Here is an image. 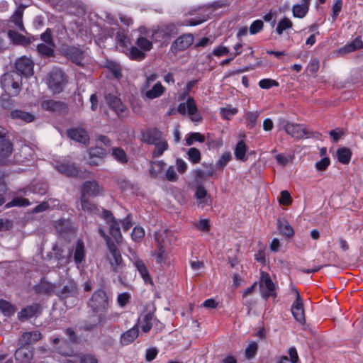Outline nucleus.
I'll return each instance as SVG.
<instances>
[{"label": "nucleus", "mask_w": 363, "mask_h": 363, "mask_svg": "<svg viewBox=\"0 0 363 363\" xmlns=\"http://www.w3.org/2000/svg\"><path fill=\"white\" fill-rule=\"evenodd\" d=\"M279 85L276 80L271 79H264L259 81V86L262 89H267L272 86H277Z\"/></svg>", "instance_id": "4d7b16f0"}, {"label": "nucleus", "mask_w": 363, "mask_h": 363, "mask_svg": "<svg viewBox=\"0 0 363 363\" xmlns=\"http://www.w3.org/2000/svg\"><path fill=\"white\" fill-rule=\"evenodd\" d=\"M7 35L13 44L23 46H27L38 40L36 36L33 35H23L13 29H9Z\"/></svg>", "instance_id": "9b49d317"}, {"label": "nucleus", "mask_w": 363, "mask_h": 363, "mask_svg": "<svg viewBox=\"0 0 363 363\" xmlns=\"http://www.w3.org/2000/svg\"><path fill=\"white\" fill-rule=\"evenodd\" d=\"M311 1L301 0L300 4H294L291 9L293 16L298 18H304L309 11Z\"/></svg>", "instance_id": "412c9836"}, {"label": "nucleus", "mask_w": 363, "mask_h": 363, "mask_svg": "<svg viewBox=\"0 0 363 363\" xmlns=\"http://www.w3.org/2000/svg\"><path fill=\"white\" fill-rule=\"evenodd\" d=\"M247 150V147L245 143L242 140H240L235 148V156L237 160L244 161L246 160L245 153Z\"/></svg>", "instance_id": "a19ab883"}, {"label": "nucleus", "mask_w": 363, "mask_h": 363, "mask_svg": "<svg viewBox=\"0 0 363 363\" xmlns=\"http://www.w3.org/2000/svg\"><path fill=\"white\" fill-rule=\"evenodd\" d=\"M194 42V36L191 33L184 34L177 38L171 46L173 52H178L188 48Z\"/></svg>", "instance_id": "f3484780"}, {"label": "nucleus", "mask_w": 363, "mask_h": 363, "mask_svg": "<svg viewBox=\"0 0 363 363\" xmlns=\"http://www.w3.org/2000/svg\"><path fill=\"white\" fill-rule=\"evenodd\" d=\"M258 345L257 342H251L247 347L245 349V355L247 358L251 359L255 357L257 353Z\"/></svg>", "instance_id": "6e6d98bb"}, {"label": "nucleus", "mask_w": 363, "mask_h": 363, "mask_svg": "<svg viewBox=\"0 0 363 363\" xmlns=\"http://www.w3.org/2000/svg\"><path fill=\"white\" fill-rule=\"evenodd\" d=\"M205 140V137L203 135L200 133H192L189 135V136L186 138V145L190 146L194 142L198 141L200 143H203Z\"/></svg>", "instance_id": "09e8293b"}, {"label": "nucleus", "mask_w": 363, "mask_h": 363, "mask_svg": "<svg viewBox=\"0 0 363 363\" xmlns=\"http://www.w3.org/2000/svg\"><path fill=\"white\" fill-rule=\"evenodd\" d=\"M109 252L111 253L113 260H111L110 263L115 272H119L122 267V257L120 251L117 248L115 243H111L108 246Z\"/></svg>", "instance_id": "aec40b11"}, {"label": "nucleus", "mask_w": 363, "mask_h": 363, "mask_svg": "<svg viewBox=\"0 0 363 363\" xmlns=\"http://www.w3.org/2000/svg\"><path fill=\"white\" fill-rule=\"evenodd\" d=\"M166 178L168 181L174 182L178 179L177 174L174 167L169 166L166 172Z\"/></svg>", "instance_id": "774afa93"}, {"label": "nucleus", "mask_w": 363, "mask_h": 363, "mask_svg": "<svg viewBox=\"0 0 363 363\" xmlns=\"http://www.w3.org/2000/svg\"><path fill=\"white\" fill-rule=\"evenodd\" d=\"M157 252H155L156 260L158 263L164 262L166 260L165 246H157Z\"/></svg>", "instance_id": "5fc2aeb1"}, {"label": "nucleus", "mask_w": 363, "mask_h": 363, "mask_svg": "<svg viewBox=\"0 0 363 363\" xmlns=\"http://www.w3.org/2000/svg\"><path fill=\"white\" fill-rule=\"evenodd\" d=\"M342 0H336L335 4H333V14H332V18H333V21H335L337 16L339 15V13L340 12L341 9H342Z\"/></svg>", "instance_id": "0e129e2a"}, {"label": "nucleus", "mask_w": 363, "mask_h": 363, "mask_svg": "<svg viewBox=\"0 0 363 363\" xmlns=\"http://www.w3.org/2000/svg\"><path fill=\"white\" fill-rule=\"evenodd\" d=\"M103 188L96 181H86L81 188V196L96 197L101 194Z\"/></svg>", "instance_id": "ddd939ff"}, {"label": "nucleus", "mask_w": 363, "mask_h": 363, "mask_svg": "<svg viewBox=\"0 0 363 363\" xmlns=\"http://www.w3.org/2000/svg\"><path fill=\"white\" fill-rule=\"evenodd\" d=\"M88 305L93 313L96 317L94 324L91 326H86V330H91L98 325H104L107 319V310L109 305L108 297L106 293L101 289L94 292L89 301Z\"/></svg>", "instance_id": "f257e3e1"}, {"label": "nucleus", "mask_w": 363, "mask_h": 363, "mask_svg": "<svg viewBox=\"0 0 363 363\" xmlns=\"http://www.w3.org/2000/svg\"><path fill=\"white\" fill-rule=\"evenodd\" d=\"M145 57V52L137 47H132L130 50V57L133 60H140Z\"/></svg>", "instance_id": "8fccbe9b"}, {"label": "nucleus", "mask_w": 363, "mask_h": 363, "mask_svg": "<svg viewBox=\"0 0 363 363\" xmlns=\"http://www.w3.org/2000/svg\"><path fill=\"white\" fill-rule=\"evenodd\" d=\"M291 313L294 318L300 323H305L303 300L294 301L291 306Z\"/></svg>", "instance_id": "bb28decb"}, {"label": "nucleus", "mask_w": 363, "mask_h": 363, "mask_svg": "<svg viewBox=\"0 0 363 363\" xmlns=\"http://www.w3.org/2000/svg\"><path fill=\"white\" fill-rule=\"evenodd\" d=\"M0 309L8 314L14 313V307L8 301L5 300H0Z\"/></svg>", "instance_id": "680f3d73"}, {"label": "nucleus", "mask_w": 363, "mask_h": 363, "mask_svg": "<svg viewBox=\"0 0 363 363\" xmlns=\"http://www.w3.org/2000/svg\"><path fill=\"white\" fill-rule=\"evenodd\" d=\"M330 163V159L327 157L322 158L315 163V167L318 171L325 170Z\"/></svg>", "instance_id": "e2e57ef3"}, {"label": "nucleus", "mask_w": 363, "mask_h": 363, "mask_svg": "<svg viewBox=\"0 0 363 363\" xmlns=\"http://www.w3.org/2000/svg\"><path fill=\"white\" fill-rule=\"evenodd\" d=\"M165 91V88L160 82H157L154 84L152 89H147L144 93L145 96L149 99H154L162 96Z\"/></svg>", "instance_id": "7c9ffc66"}, {"label": "nucleus", "mask_w": 363, "mask_h": 363, "mask_svg": "<svg viewBox=\"0 0 363 363\" xmlns=\"http://www.w3.org/2000/svg\"><path fill=\"white\" fill-rule=\"evenodd\" d=\"M280 123L283 125L285 132L296 140H301L303 138H318L320 136L318 133L310 130L304 125L286 121L285 120H282Z\"/></svg>", "instance_id": "f03ea898"}, {"label": "nucleus", "mask_w": 363, "mask_h": 363, "mask_svg": "<svg viewBox=\"0 0 363 363\" xmlns=\"http://www.w3.org/2000/svg\"><path fill=\"white\" fill-rule=\"evenodd\" d=\"M292 26V21L289 18L284 17L278 22L276 32L279 35H281L284 30L291 28Z\"/></svg>", "instance_id": "ea45409f"}, {"label": "nucleus", "mask_w": 363, "mask_h": 363, "mask_svg": "<svg viewBox=\"0 0 363 363\" xmlns=\"http://www.w3.org/2000/svg\"><path fill=\"white\" fill-rule=\"evenodd\" d=\"M278 227L281 233L285 237L290 238L294 235V231L291 225L286 220L278 222Z\"/></svg>", "instance_id": "4c0bfd02"}, {"label": "nucleus", "mask_w": 363, "mask_h": 363, "mask_svg": "<svg viewBox=\"0 0 363 363\" xmlns=\"http://www.w3.org/2000/svg\"><path fill=\"white\" fill-rule=\"evenodd\" d=\"M133 264L135 268L139 272L141 277H143V279H144L145 282L147 283L149 281H151V278L150 277L148 270L143 261L141 259H136Z\"/></svg>", "instance_id": "c9c22d12"}, {"label": "nucleus", "mask_w": 363, "mask_h": 363, "mask_svg": "<svg viewBox=\"0 0 363 363\" xmlns=\"http://www.w3.org/2000/svg\"><path fill=\"white\" fill-rule=\"evenodd\" d=\"M177 111L182 115H185L187 111L191 116V119L194 122L201 121V116L198 111L195 100L192 97H189L186 103L179 104Z\"/></svg>", "instance_id": "423d86ee"}, {"label": "nucleus", "mask_w": 363, "mask_h": 363, "mask_svg": "<svg viewBox=\"0 0 363 363\" xmlns=\"http://www.w3.org/2000/svg\"><path fill=\"white\" fill-rule=\"evenodd\" d=\"M55 46L40 43L37 45L36 50L41 57H51L55 55Z\"/></svg>", "instance_id": "72a5a7b5"}, {"label": "nucleus", "mask_w": 363, "mask_h": 363, "mask_svg": "<svg viewBox=\"0 0 363 363\" xmlns=\"http://www.w3.org/2000/svg\"><path fill=\"white\" fill-rule=\"evenodd\" d=\"M25 6L22 4L14 11L13 15L9 20V29H18L23 33H26V28L23 22V16Z\"/></svg>", "instance_id": "f8f14e48"}, {"label": "nucleus", "mask_w": 363, "mask_h": 363, "mask_svg": "<svg viewBox=\"0 0 363 363\" xmlns=\"http://www.w3.org/2000/svg\"><path fill=\"white\" fill-rule=\"evenodd\" d=\"M55 294L65 301L69 298H77L79 295V289L76 282L71 279H68L64 282L61 290L57 291Z\"/></svg>", "instance_id": "6e6552de"}, {"label": "nucleus", "mask_w": 363, "mask_h": 363, "mask_svg": "<svg viewBox=\"0 0 363 363\" xmlns=\"http://www.w3.org/2000/svg\"><path fill=\"white\" fill-rule=\"evenodd\" d=\"M167 236L166 230L157 231L155 233V240L157 246L164 245V240Z\"/></svg>", "instance_id": "052dcab7"}, {"label": "nucleus", "mask_w": 363, "mask_h": 363, "mask_svg": "<svg viewBox=\"0 0 363 363\" xmlns=\"http://www.w3.org/2000/svg\"><path fill=\"white\" fill-rule=\"evenodd\" d=\"M40 39L45 43L44 44L55 46L50 28H47V30L40 35Z\"/></svg>", "instance_id": "864d4df0"}, {"label": "nucleus", "mask_w": 363, "mask_h": 363, "mask_svg": "<svg viewBox=\"0 0 363 363\" xmlns=\"http://www.w3.org/2000/svg\"><path fill=\"white\" fill-rule=\"evenodd\" d=\"M85 258V250L84 242L78 240L74 252V261L77 264H81Z\"/></svg>", "instance_id": "2f4dec72"}, {"label": "nucleus", "mask_w": 363, "mask_h": 363, "mask_svg": "<svg viewBox=\"0 0 363 363\" xmlns=\"http://www.w3.org/2000/svg\"><path fill=\"white\" fill-rule=\"evenodd\" d=\"M67 135L71 140L84 145L89 143V135L87 131L82 128H72L67 130Z\"/></svg>", "instance_id": "dca6fc26"}, {"label": "nucleus", "mask_w": 363, "mask_h": 363, "mask_svg": "<svg viewBox=\"0 0 363 363\" xmlns=\"http://www.w3.org/2000/svg\"><path fill=\"white\" fill-rule=\"evenodd\" d=\"M259 286L261 295L265 300H267L271 296H277L276 286L268 273L261 272Z\"/></svg>", "instance_id": "39448f33"}, {"label": "nucleus", "mask_w": 363, "mask_h": 363, "mask_svg": "<svg viewBox=\"0 0 363 363\" xmlns=\"http://www.w3.org/2000/svg\"><path fill=\"white\" fill-rule=\"evenodd\" d=\"M360 48H363V42L360 37H357L353 41L340 48L338 52L340 54H346L354 52Z\"/></svg>", "instance_id": "c756f323"}, {"label": "nucleus", "mask_w": 363, "mask_h": 363, "mask_svg": "<svg viewBox=\"0 0 363 363\" xmlns=\"http://www.w3.org/2000/svg\"><path fill=\"white\" fill-rule=\"evenodd\" d=\"M259 112H248L247 113V121L248 123V125L250 128H252L255 126L257 123V121L259 116Z\"/></svg>", "instance_id": "bf43d9fd"}, {"label": "nucleus", "mask_w": 363, "mask_h": 363, "mask_svg": "<svg viewBox=\"0 0 363 363\" xmlns=\"http://www.w3.org/2000/svg\"><path fill=\"white\" fill-rule=\"evenodd\" d=\"M106 100L108 106L118 116H123L126 111L125 106L121 99L113 94H108L106 96Z\"/></svg>", "instance_id": "a211bd4d"}, {"label": "nucleus", "mask_w": 363, "mask_h": 363, "mask_svg": "<svg viewBox=\"0 0 363 363\" xmlns=\"http://www.w3.org/2000/svg\"><path fill=\"white\" fill-rule=\"evenodd\" d=\"M55 288V286L51 282L43 278L40 282L33 286V290L37 294H50Z\"/></svg>", "instance_id": "393cba45"}, {"label": "nucleus", "mask_w": 363, "mask_h": 363, "mask_svg": "<svg viewBox=\"0 0 363 363\" xmlns=\"http://www.w3.org/2000/svg\"><path fill=\"white\" fill-rule=\"evenodd\" d=\"M136 45L144 52L150 50L152 47V42L144 37L138 38L136 41Z\"/></svg>", "instance_id": "de8ad7c7"}, {"label": "nucleus", "mask_w": 363, "mask_h": 363, "mask_svg": "<svg viewBox=\"0 0 363 363\" xmlns=\"http://www.w3.org/2000/svg\"><path fill=\"white\" fill-rule=\"evenodd\" d=\"M21 82V76L15 72L6 73L1 77L3 89L11 96H16L19 93Z\"/></svg>", "instance_id": "20e7f679"}, {"label": "nucleus", "mask_w": 363, "mask_h": 363, "mask_svg": "<svg viewBox=\"0 0 363 363\" xmlns=\"http://www.w3.org/2000/svg\"><path fill=\"white\" fill-rule=\"evenodd\" d=\"M155 146V150L153 152L154 157H160L164 152L168 149V143L164 138L153 144Z\"/></svg>", "instance_id": "79ce46f5"}, {"label": "nucleus", "mask_w": 363, "mask_h": 363, "mask_svg": "<svg viewBox=\"0 0 363 363\" xmlns=\"http://www.w3.org/2000/svg\"><path fill=\"white\" fill-rule=\"evenodd\" d=\"M163 138L162 132L156 128H148L141 133V141L148 145H153Z\"/></svg>", "instance_id": "2eb2a0df"}, {"label": "nucleus", "mask_w": 363, "mask_h": 363, "mask_svg": "<svg viewBox=\"0 0 363 363\" xmlns=\"http://www.w3.org/2000/svg\"><path fill=\"white\" fill-rule=\"evenodd\" d=\"M145 235V230L141 227H135L131 233L132 239L135 242H140Z\"/></svg>", "instance_id": "603ef678"}, {"label": "nucleus", "mask_w": 363, "mask_h": 363, "mask_svg": "<svg viewBox=\"0 0 363 363\" xmlns=\"http://www.w3.org/2000/svg\"><path fill=\"white\" fill-rule=\"evenodd\" d=\"M61 52L65 57L77 65H82V61L85 57L84 52L80 48L75 46L62 45Z\"/></svg>", "instance_id": "0eeeda50"}, {"label": "nucleus", "mask_w": 363, "mask_h": 363, "mask_svg": "<svg viewBox=\"0 0 363 363\" xmlns=\"http://www.w3.org/2000/svg\"><path fill=\"white\" fill-rule=\"evenodd\" d=\"M33 353L28 347H21L15 352L16 359L20 363H28L33 358Z\"/></svg>", "instance_id": "cd10ccee"}, {"label": "nucleus", "mask_w": 363, "mask_h": 363, "mask_svg": "<svg viewBox=\"0 0 363 363\" xmlns=\"http://www.w3.org/2000/svg\"><path fill=\"white\" fill-rule=\"evenodd\" d=\"M111 155L116 161L121 164H126L128 161L125 152L121 147H113Z\"/></svg>", "instance_id": "58836bf2"}, {"label": "nucleus", "mask_w": 363, "mask_h": 363, "mask_svg": "<svg viewBox=\"0 0 363 363\" xmlns=\"http://www.w3.org/2000/svg\"><path fill=\"white\" fill-rule=\"evenodd\" d=\"M109 233L118 242L122 238L119 223L117 220H113L109 223Z\"/></svg>", "instance_id": "37998d69"}, {"label": "nucleus", "mask_w": 363, "mask_h": 363, "mask_svg": "<svg viewBox=\"0 0 363 363\" xmlns=\"http://www.w3.org/2000/svg\"><path fill=\"white\" fill-rule=\"evenodd\" d=\"M116 39L121 46H126L128 38L122 30H119L117 31L116 35Z\"/></svg>", "instance_id": "338daca9"}, {"label": "nucleus", "mask_w": 363, "mask_h": 363, "mask_svg": "<svg viewBox=\"0 0 363 363\" xmlns=\"http://www.w3.org/2000/svg\"><path fill=\"white\" fill-rule=\"evenodd\" d=\"M176 27L172 23L164 25L152 31L151 37L155 41L165 40L175 33Z\"/></svg>", "instance_id": "9d476101"}, {"label": "nucleus", "mask_w": 363, "mask_h": 363, "mask_svg": "<svg viewBox=\"0 0 363 363\" xmlns=\"http://www.w3.org/2000/svg\"><path fill=\"white\" fill-rule=\"evenodd\" d=\"M155 318V315H154V313L153 312H149L148 313H147L144 318H143V324L142 325V330L147 333H148L152 327V320Z\"/></svg>", "instance_id": "c03bdc74"}, {"label": "nucleus", "mask_w": 363, "mask_h": 363, "mask_svg": "<svg viewBox=\"0 0 363 363\" xmlns=\"http://www.w3.org/2000/svg\"><path fill=\"white\" fill-rule=\"evenodd\" d=\"M29 205V200L23 198L13 199L9 203L7 204L8 206H28Z\"/></svg>", "instance_id": "13d9d810"}, {"label": "nucleus", "mask_w": 363, "mask_h": 363, "mask_svg": "<svg viewBox=\"0 0 363 363\" xmlns=\"http://www.w3.org/2000/svg\"><path fill=\"white\" fill-rule=\"evenodd\" d=\"M80 203L82 210L91 216H101L100 208L91 203L87 198L80 196Z\"/></svg>", "instance_id": "5701e85b"}, {"label": "nucleus", "mask_w": 363, "mask_h": 363, "mask_svg": "<svg viewBox=\"0 0 363 363\" xmlns=\"http://www.w3.org/2000/svg\"><path fill=\"white\" fill-rule=\"evenodd\" d=\"M337 155L340 162L347 164L350 161L352 152L347 147H340L337 150Z\"/></svg>", "instance_id": "e433bc0d"}, {"label": "nucleus", "mask_w": 363, "mask_h": 363, "mask_svg": "<svg viewBox=\"0 0 363 363\" xmlns=\"http://www.w3.org/2000/svg\"><path fill=\"white\" fill-rule=\"evenodd\" d=\"M13 144L9 139L0 140V164H4L6 160L11 155Z\"/></svg>", "instance_id": "b1692460"}, {"label": "nucleus", "mask_w": 363, "mask_h": 363, "mask_svg": "<svg viewBox=\"0 0 363 363\" xmlns=\"http://www.w3.org/2000/svg\"><path fill=\"white\" fill-rule=\"evenodd\" d=\"M41 313V306L38 303H34L23 308L18 313L19 320H23L31 318Z\"/></svg>", "instance_id": "6ab92c4d"}, {"label": "nucleus", "mask_w": 363, "mask_h": 363, "mask_svg": "<svg viewBox=\"0 0 363 363\" xmlns=\"http://www.w3.org/2000/svg\"><path fill=\"white\" fill-rule=\"evenodd\" d=\"M47 81L49 89L55 94L62 92L67 82L64 72L57 68L52 69L49 72Z\"/></svg>", "instance_id": "7ed1b4c3"}, {"label": "nucleus", "mask_w": 363, "mask_h": 363, "mask_svg": "<svg viewBox=\"0 0 363 363\" xmlns=\"http://www.w3.org/2000/svg\"><path fill=\"white\" fill-rule=\"evenodd\" d=\"M9 116L14 120L21 121L25 123H30L34 121L33 114L21 110H13L10 112Z\"/></svg>", "instance_id": "c85d7f7f"}, {"label": "nucleus", "mask_w": 363, "mask_h": 363, "mask_svg": "<svg viewBox=\"0 0 363 363\" xmlns=\"http://www.w3.org/2000/svg\"><path fill=\"white\" fill-rule=\"evenodd\" d=\"M41 338V333L38 331L27 332L22 334L21 342L23 345H31Z\"/></svg>", "instance_id": "473e14b6"}, {"label": "nucleus", "mask_w": 363, "mask_h": 363, "mask_svg": "<svg viewBox=\"0 0 363 363\" xmlns=\"http://www.w3.org/2000/svg\"><path fill=\"white\" fill-rule=\"evenodd\" d=\"M40 105L43 109L59 114L65 113L67 110V106L65 103L54 99L43 100Z\"/></svg>", "instance_id": "4468645a"}, {"label": "nucleus", "mask_w": 363, "mask_h": 363, "mask_svg": "<svg viewBox=\"0 0 363 363\" xmlns=\"http://www.w3.org/2000/svg\"><path fill=\"white\" fill-rule=\"evenodd\" d=\"M139 330L138 325H134L130 330L123 333L120 338V342L122 345H128L132 343L138 337Z\"/></svg>", "instance_id": "a878e982"}, {"label": "nucleus", "mask_w": 363, "mask_h": 363, "mask_svg": "<svg viewBox=\"0 0 363 363\" xmlns=\"http://www.w3.org/2000/svg\"><path fill=\"white\" fill-rule=\"evenodd\" d=\"M189 160L194 164H197L201 161L200 151L195 147L189 149L187 152Z\"/></svg>", "instance_id": "49530a36"}, {"label": "nucleus", "mask_w": 363, "mask_h": 363, "mask_svg": "<svg viewBox=\"0 0 363 363\" xmlns=\"http://www.w3.org/2000/svg\"><path fill=\"white\" fill-rule=\"evenodd\" d=\"M166 163L162 160L151 162L149 169L150 176L154 178L157 177L163 172Z\"/></svg>", "instance_id": "f704fd0d"}, {"label": "nucleus", "mask_w": 363, "mask_h": 363, "mask_svg": "<svg viewBox=\"0 0 363 363\" xmlns=\"http://www.w3.org/2000/svg\"><path fill=\"white\" fill-rule=\"evenodd\" d=\"M232 159L230 152H223L216 163V167L218 169H223Z\"/></svg>", "instance_id": "a18cd8bd"}, {"label": "nucleus", "mask_w": 363, "mask_h": 363, "mask_svg": "<svg viewBox=\"0 0 363 363\" xmlns=\"http://www.w3.org/2000/svg\"><path fill=\"white\" fill-rule=\"evenodd\" d=\"M56 169L67 177H77L79 174V168L75 163L62 162L56 165Z\"/></svg>", "instance_id": "4be33fe9"}, {"label": "nucleus", "mask_w": 363, "mask_h": 363, "mask_svg": "<svg viewBox=\"0 0 363 363\" xmlns=\"http://www.w3.org/2000/svg\"><path fill=\"white\" fill-rule=\"evenodd\" d=\"M34 62L26 56L19 57L15 63L16 72L19 74L29 77L33 74Z\"/></svg>", "instance_id": "1a4fd4ad"}, {"label": "nucleus", "mask_w": 363, "mask_h": 363, "mask_svg": "<svg viewBox=\"0 0 363 363\" xmlns=\"http://www.w3.org/2000/svg\"><path fill=\"white\" fill-rule=\"evenodd\" d=\"M264 27V23L262 20H256L253 21L250 28H249V32L251 35H255L260 32Z\"/></svg>", "instance_id": "3c124183"}, {"label": "nucleus", "mask_w": 363, "mask_h": 363, "mask_svg": "<svg viewBox=\"0 0 363 363\" xmlns=\"http://www.w3.org/2000/svg\"><path fill=\"white\" fill-rule=\"evenodd\" d=\"M279 203L283 205H289L291 203V197L287 191H282L279 199Z\"/></svg>", "instance_id": "69168bd1"}]
</instances>
